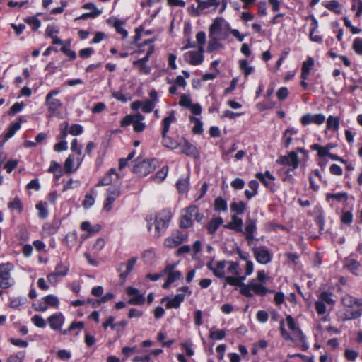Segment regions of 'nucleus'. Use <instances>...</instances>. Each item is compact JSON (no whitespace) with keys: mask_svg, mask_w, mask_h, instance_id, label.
<instances>
[{"mask_svg":"<svg viewBox=\"0 0 362 362\" xmlns=\"http://www.w3.org/2000/svg\"><path fill=\"white\" fill-rule=\"evenodd\" d=\"M172 214L168 209H163L156 214L154 217L147 218L148 230H151L153 224L155 225V235L160 236L168 226Z\"/></svg>","mask_w":362,"mask_h":362,"instance_id":"f257e3e1","label":"nucleus"},{"mask_svg":"<svg viewBox=\"0 0 362 362\" xmlns=\"http://www.w3.org/2000/svg\"><path fill=\"white\" fill-rule=\"evenodd\" d=\"M176 120L175 112L172 110L169 115L165 117L162 121V143L164 146L170 149H175L179 146V144L173 140L171 137L167 135L169 131L170 124Z\"/></svg>","mask_w":362,"mask_h":362,"instance_id":"f03ea898","label":"nucleus"},{"mask_svg":"<svg viewBox=\"0 0 362 362\" xmlns=\"http://www.w3.org/2000/svg\"><path fill=\"white\" fill-rule=\"evenodd\" d=\"M193 218L200 222L204 218L203 214L199 212L196 206L192 205L182 210L180 226L182 228H187L192 226Z\"/></svg>","mask_w":362,"mask_h":362,"instance_id":"7ed1b4c3","label":"nucleus"},{"mask_svg":"<svg viewBox=\"0 0 362 362\" xmlns=\"http://www.w3.org/2000/svg\"><path fill=\"white\" fill-rule=\"evenodd\" d=\"M229 29L228 23L222 18H216L209 29V36H216L221 39H226Z\"/></svg>","mask_w":362,"mask_h":362,"instance_id":"20e7f679","label":"nucleus"},{"mask_svg":"<svg viewBox=\"0 0 362 362\" xmlns=\"http://www.w3.org/2000/svg\"><path fill=\"white\" fill-rule=\"evenodd\" d=\"M144 119V117L140 113L128 115L121 121V126L124 127L132 124L134 130L136 132H141L146 128V124L142 122Z\"/></svg>","mask_w":362,"mask_h":362,"instance_id":"39448f33","label":"nucleus"},{"mask_svg":"<svg viewBox=\"0 0 362 362\" xmlns=\"http://www.w3.org/2000/svg\"><path fill=\"white\" fill-rule=\"evenodd\" d=\"M61 93V90L58 88H55L49 91L45 98V105L47 106L48 111L52 113V115L59 112L60 108L62 107V103L54 96L57 95Z\"/></svg>","mask_w":362,"mask_h":362,"instance_id":"423d86ee","label":"nucleus"},{"mask_svg":"<svg viewBox=\"0 0 362 362\" xmlns=\"http://www.w3.org/2000/svg\"><path fill=\"white\" fill-rule=\"evenodd\" d=\"M252 252L256 261L261 264H267L272 259V252L265 246L254 247Z\"/></svg>","mask_w":362,"mask_h":362,"instance_id":"0eeeda50","label":"nucleus"},{"mask_svg":"<svg viewBox=\"0 0 362 362\" xmlns=\"http://www.w3.org/2000/svg\"><path fill=\"white\" fill-rule=\"evenodd\" d=\"M107 185H122L121 177L115 168H110L105 174V175L99 181L96 186L99 187Z\"/></svg>","mask_w":362,"mask_h":362,"instance_id":"6e6552de","label":"nucleus"},{"mask_svg":"<svg viewBox=\"0 0 362 362\" xmlns=\"http://www.w3.org/2000/svg\"><path fill=\"white\" fill-rule=\"evenodd\" d=\"M120 189L121 186H110L107 189L106 197L103 205L104 211H111L112 204L121 194Z\"/></svg>","mask_w":362,"mask_h":362,"instance_id":"1a4fd4ad","label":"nucleus"},{"mask_svg":"<svg viewBox=\"0 0 362 362\" xmlns=\"http://www.w3.org/2000/svg\"><path fill=\"white\" fill-rule=\"evenodd\" d=\"M283 165L288 166L290 170H293L299 165V158L294 151H291L287 156H281L276 161Z\"/></svg>","mask_w":362,"mask_h":362,"instance_id":"9d476101","label":"nucleus"},{"mask_svg":"<svg viewBox=\"0 0 362 362\" xmlns=\"http://www.w3.org/2000/svg\"><path fill=\"white\" fill-rule=\"evenodd\" d=\"M204 49L203 47L199 46V49L192 50L187 52L184 54V59L185 60L193 66H197L201 64L204 61Z\"/></svg>","mask_w":362,"mask_h":362,"instance_id":"9b49d317","label":"nucleus"},{"mask_svg":"<svg viewBox=\"0 0 362 362\" xmlns=\"http://www.w3.org/2000/svg\"><path fill=\"white\" fill-rule=\"evenodd\" d=\"M226 264L227 261L214 262V260H211L206 264V267L216 277L224 278L226 276L225 268Z\"/></svg>","mask_w":362,"mask_h":362,"instance_id":"f8f14e48","label":"nucleus"},{"mask_svg":"<svg viewBox=\"0 0 362 362\" xmlns=\"http://www.w3.org/2000/svg\"><path fill=\"white\" fill-rule=\"evenodd\" d=\"M12 265L10 263L0 264V279L2 281V287L4 288L11 286L10 282Z\"/></svg>","mask_w":362,"mask_h":362,"instance_id":"ddd939ff","label":"nucleus"},{"mask_svg":"<svg viewBox=\"0 0 362 362\" xmlns=\"http://www.w3.org/2000/svg\"><path fill=\"white\" fill-rule=\"evenodd\" d=\"M325 119H326L325 116L322 113L315 114V115H312V114L308 113V114L304 115L301 117L300 122H301L302 124L304 126H306V125H308L310 124L320 125L325 122Z\"/></svg>","mask_w":362,"mask_h":362,"instance_id":"4468645a","label":"nucleus"},{"mask_svg":"<svg viewBox=\"0 0 362 362\" xmlns=\"http://www.w3.org/2000/svg\"><path fill=\"white\" fill-rule=\"evenodd\" d=\"M127 293L131 298L128 300V303L130 305H142L145 302V298L143 294L139 293L137 288L129 286L127 288Z\"/></svg>","mask_w":362,"mask_h":362,"instance_id":"2eb2a0df","label":"nucleus"},{"mask_svg":"<svg viewBox=\"0 0 362 362\" xmlns=\"http://www.w3.org/2000/svg\"><path fill=\"white\" fill-rule=\"evenodd\" d=\"M198 4V8L202 13L216 11L220 5V0H195Z\"/></svg>","mask_w":362,"mask_h":362,"instance_id":"dca6fc26","label":"nucleus"},{"mask_svg":"<svg viewBox=\"0 0 362 362\" xmlns=\"http://www.w3.org/2000/svg\"><path fill=\"white\" fill-rule=\"evenodd\" d=\"M47 322L53 330H62V327L65 322V317L62 313H57L50 315Z\"/></svg>","mask_w":362,"mask_h":362,"instance_id":"f3484780","label":"nucleus"},{"mask_svg":"<svg viewBox=\"0 0 362 362\" xmlns=\"http://www.w3.org/2000/svg\"><path fill=\"white\" fill-rule=\"evenodd\" d=\"M185 294L184 293H177L173 298H170L168 296L164 297L162 299V302H165V306L168 309L172 308H180L181 303L185 300Z\"/></svg>","mask_w":362,"mask_h":362,"instance_id":"a211bd4d","label":"nucleus"},{"mask_svg":"<svg viewBox=\"0 0 362 362\" xmlns=\"http://www.w3.org/2000/svg\"><path fill=\"white\" fill-rule=\"evenodd\" d=\"M153 170V167L148 160L139 162L133 168V172L140 176H146Z\"/></svg>","mask_w":362,"mask_h":362,"instance_id":"6ab92c4d","label":"nucleus"},{"mask_svg":"<svg viewBox=\"0 0 362 362\" xmlns=\"http://www.w3.org/2000/svg\"><path fill=\"white\" fill-rule=\"evenodd\" d=\"M286 321L289 329L293 332L294 338L300 341H304L305 337L300 329L296 325L294 319L290 315H288L286 317Z\"/></svg>","mask_w":362,"mask_h":362,"instance_id":"aec40b11","label":"nucleus"},{"mask_svg":"<svg viewBox=\"0 0 362 362\" xmlns=\"http://www.w3.org/2000/svg\"><path fill=\"white\" fill-rule=\"evenodd\" d=\"M183 143L181 145V153L186 154L187 156L197 158L199 156V151L196 146L192 144L189 143L185 139H182Z\"/></svg>","mask_w":362,"mask_h":362,"instance_id":"412c9836","label":"nucleus"},{"mask_svg":"<svg viewBox=\"0 0 362 362\" xmlns=\"http://www.w3.org/2000/svg\"><path fill=\"white\" fill-rule=\"evenodd\" d=\"M83 160V156L76 158V165H74V158L70 155L66 159L64 163V169L66 173H71L75 172L81 165Z\"/></svg>","mask_w":362,"mask_h":362,"instance_id":"4be33fe9","label":"nucleus"},{"mask_svg":"<svg viewBox=\"0 0 362 362\" xmlns=\"http://www.w3.org/2000/svg\"><path fill=\"white\" fill-rule=\"evenodd\" d=\"M185 239L186 238L184 235L177 232L175 235L166 238L164 244L168 247L173 248L180 245Z\"/></svg>","mask_w":362,"mask_h":362,"instance_id":"5701e85b","label":"nucleus"},{"mask_svg":"<svg viewBox=\"0 0 362 362\" xmlns=\"http://www.w3.org/2000/svg\"><path fill=\"white\" fill-rule=\"evenodd\" d=\"M137 261V257H132L128 261L127 264L121 263L119 266V271L122 272V270L125 268V271L122 272L119 274L120 278L125 279L127 276L131 273Z\"/></svg>","mask_w":362,"mask_h":362,"instance_id":"b1692460","label":"nucleus"},{"mask_svg":"<svg viewBox=\"0 0 362 362\" xmlns=\"http://www.w3.org/2000/svg\"><path fill=\"white\" fill-rule=\"evenodd\" d=\"M346 267L347 269L355 275L362 274V266L356 259L348 257L346 259Z\"/></svg>","mask_w":362,"mask_h":362,"instance_id":"393cba45","label":"nucleus"},{"mask_svg":"<svg viewBox=\"0 0 362 362\" xmlns=\"http://www.w3.org/2000/svg\"><path fill=\"white\" fill-rule=\"evenodd\" d=\"M257 230L255 221L249 218L246 221V227L245 229V234L246 239L248 240V244L250 245L254 240V233Z\"/></svg>","mask_w":362,"mask_h":362,"instance_id":"a878e982","label":"nucleus"},{"mask_svg":"<svg viewBox=\"0 0 362 362\" xmlns=\"http://www.w3.org/2000/svg\"><path fill=\"white\" fill-rule=\"evenodd\" d=\"M341 301L344 306L349 308H353L355 305L357 307L362 306V299H357L349 294L344 295Z\"/></svg>","mask_w":362,"mask_h":362,"instance_id":"bb28decb","label":"nucleus"},{"mask_svg":"<svg viewBox=\"0 0 362 362\" xmlns=\"http://www.w3.org/2000/svg\"><path fill=\"white\" fill-rule=\"evenodd\" d=\"M298 131L294 128H289L285 130L282 136V143L286 148H288L293 141L294 136L297 135Z\"/></svg>","mask_w":362,"mask_h":362,"instance_id":"cd10ccee","label":"nucleus"},{"mask_svg":"<svg viewBox=\"0 0 362 362\" xmlns=\"http://www.w3.org/2000/svg\"><path fill=\"white\" fill-rule=\"evenodd\" d=\"M314 66V59L311 57H308L307 60L304 61L302 64L301 78L306 80Z\"/></svg>","mask_w":362,"mask_h":362,"instance_id":"c85d7f7f","label":"nucleus"},{"mask_svg":"<svg viewBox=\"0 0 362 362\" xmlns=\"http://www.w3.org/2000/svg\"><path fill=\"white\" fill-rule=\"evenodd\" d=\"M209 41L208 44L207 51L209 52H211L215 50H218L222 48V45L219 42L220 40H223V39H221L216 36H209Z\"/></svg>","mask_w":362,"mask_h":362,"instance_id":"c756f323","label":"nucleus"},{"mask_svg":"<svg viewBox=\"0 0 362 362\" xmlns=\"http://www.w3.org/2000/svg\"><path fill=\"white\" fill-rule=\"evenodd\" d=\"M248 187L250 189L245 191V194L247 199H250L257 194L259 183L257 180H251L248 183Z\"/></svg>","mask_w":362,"mask_h":362,"instance_id":"7c9ffc66","label":"nucleus"},{"mask_svg":"<svg viewBox=\"0 0 362 362\" xmlns=\"http://www.w3.org/2000/svg\"><path fill=\"white\" fill-rule=\"evenodd\" d=\"M223 223L221 217L213 218L207 225V230L210 234L216 233L219 226Z\"/></svg>","mask_w":362,"mask_h":362,"instance_id":"2f4dec72","label":"nucleus"},{"mask_svg":"<svg viewBox=\"0 0 362 362\" xmlns=\"http://www.w3.org/2000/svg\"><path fill=\"white\" fill-rule=\"evenodd\" d=\"M243 220L236 216H233L231 221L228 223V228L234 230L236 232L243 231Z\"/></svg>","mask_w":362,"mask_h":362,"instance_id":"473e14b6","label":"nucleus"},{"mask_svg":"<svg viewBox=\"0 0 362 362\" xmlns=\"http://www.w3.org/2000/svg\"><path fill=\"white\" fill-rule=\"evenodd\" d=\"M189 175H187L185 177H181L177 182V188L180 193H185L189 189Z\"/></svg>","mask_w":362,"mask_h":362,"instance_id":"72a5a7b5","label":"nucleus"},{"mask_svg":"<svg viewBox=\"0 0 362 362\" xmlns=\"http://www.w3.org/2000/svg\"><path fill=\"white\" fill-rule=\"evenodd\" d=\"M21 127V118H19L18 122L11 123L9 127L7 128L6 132L5 134L6 139L11 138L16 132L20 129Z\"/></svg>","mask_w":362,"mask_h":362,"instance_id":"f704fd0d","label":"nucleus"},{"mask_svg":"<svg viewBox=\"0 0 362 362\" xmlns=\"http://www.w3.org/2000/svg\"><path fill=\"white\" fill-rule=\"evenodd\" d=\"M255 177L261 181V182L268 189H269L271 191H274L275 188V180H270V179H266V177H264L262 173H257L255 174Z\"/></svg>","mask_w":362,"mask_h":362,"instance_id":"c9c22d12","label":"nucleus"},{"mask_svg":"<svg viewBox=\"0 0 362 362\" xmlns=\"http://www.w3.org/2000/svg\"><path fill=\"white\" fill-rule=\"evenodd\" d=\"M78 233L76 231H72L66 234L64 238V243L70 248L74 247L76 244Z\"/></svg>","mask_w":362,"mask_h":362,"instance_id":"e433bc0d","label":"nucleus"},{"mask_svg":"<svg viewBox=\"0 0 362 362\" xmlns=\"http://www.w3.org/2000/svg\"><path fill=\"white\" fill-rule=\"evenodd\" d=\"M339 117L330 115L327 118V128L333 131H338L339 129Z\"/></svg>","mask_w":362,"mask_h":362,"instance_id":"4c0bfd02","label":"nucleus"},{"mask_svg":"<svg viewBox=\"0 0 362 362\" xmlns=\"http://www.w3.org/2000/svg\"><path fill=\"white\" fill-rule=\"evenodd\" d=\"M168 173V167L167 165L163 166L156 174L153 177L154 182L157 183L162 182L166 177Z\"/></svg>","mask_w":362,"mask_h":362,"instance_id":"58836bf2","label":"nucleus"},{"mask_svg":"<svg viewBox=\"0 0 362 362\" xmlns=\"http://www.w3.org/2000/svg\"><path fill=\"white\" fill-rule=\"evenodd\" d=\"M224 279L229 285L241 286L243 282L245 280V276H225Z\"/></svg>","mask_w":362,"mask_h":362,"instance_id":"ea45409f","label":"nucleus"},{"mask_svg":"<svg viewBox=\"0 0 362 362\" xmlns=\"http://www.w3.org/2000/svg\"><path fill=\"white\" fill-rule=\"evenodd\" d=\"M214 209L216 211H226L228 209L226 201L220 197L216 198L214 201Z\"/></svg>","mask_w":362,"mask_h":362,"instance_id":"a19ab883","label":"nucleus"},{"mask_svg":"<svg viewBox=\"0 0 362 362\" xmlns=\"http://www.w3.org/2000/svg\"><path fill=\"white\" fill-rule=\"evenodd\" d=\"M246 209V204L243 201L239 202H233L230 204V210L237 214H242Z\"/></svg>","mask_w":362,"mask_h":362,"instance_id":"79ce46f5","label":"nucleus"},{"mask_svg":"<svg viewBox=\"0 0 362 362\" xmlns=\"http://www.w3.org/2000/svg\"><path fill=\"white\" fill-rule=\"evenodd\" d=\"M239 66L245 77H247L254 71V67L250 66L247 61L245 59L239 61Z\"/></svg>","mask_w":362,"mask_h":362,"instance_id":"37998d69","label":"nucleus"},{"mask_svg":"<svg viewBox=\"0 0 362 362\" xmlns=\"http://www.w3.org/2000/svg\"><path fill=\"white\" fill-rule=\"evenodd\" d=\"M362 315V309H356L354 310H346L344 313L343 320L347 321L353 319H356Z\"/></svg>","mask_w":362,"mask_h":362,"instance_id":"c03bdc74","label":"nucleus"},{"mask_svg":"<svg viewBox=\"0 0 362 362\" xmlns=\"http://www.w3.org/2000/svg\"><path fill=\"white\" fill-rule=\"evenodd\" d=\"M8 206L11 210H16L18 213L23 211V204L18 197H16L13 200L10 201Z\"/></svg>","mask_w":362,"mask_h":362,"instance_id":"a18cd8bd","label":"nucleus"},{"mask_svg":"<svg viewBox=\"0 0 362 362\" xmlns=\"http://www.w3.org/2000/svg\"><path fill=\"white\" fill-rule=\"evenodd\" d=\"M250 285L252 286V291L257 295L264 296L267 292L268 289L262 286V284H258L254 281V280L251 281Z\"/></svg>","mask_w":362,"mask_h":362,"instance_id":"49530a36","label":"nucleus"},{"mask_svg":"<svg viewBox=\"0 0 362 362\" xmlns=\"http://www.w3.org/2000/svg\"><path fill=\"white\" fill-rule=\"evenodd\" d=\"M36 209L38 211V216L40 218H45L48 216V211L47 209V203L39 202L35 206Z\"/></svg>","mask_w":362,"mask_h":362,"instance_id":"de8ad7c7","label":"nucleus"},{"mask_svg":"<svg viewBox=\"0 0 362 362\" xmlns=\"http://www.w3.org/2000/svg\"><path fill=\"white\" fill-rule=\"evenodd\" d=\"M43 300L45 302L47 307L51 306L54 308H57L59 304V300L58 298L52 294L44 297Z\"/></svg>","mask_w":362,"mask_h":362,"instance_id":"09e8293b","label":"nucleus"},{"mask_svg":"<svg viewBox=\"0 0 362 362\" xmlns=\"http://www.w3.org/2000/svg\"><path fill=\"white\" fill-rule=\"evenodd\" d=\"M189 119L192 122L194 123V125L192 129L193 133L196 134H202L203 132V128L202 123L200 121V119L193 116H191Z\"/></svg>","mask_w":362,"mask_h":362,"instance_id":"8fccbe9b","label":"nucleus"},{"mask_svg":"<svg viewBox=\"0 0 362 362\" xmlns=\"http://www.w3.org/2000/svg\"><path fill=\"white\" fill-rule=\"evenodd\" d=\"M347 198L348 195L346 192H339L335 194L328 193L326 194V199L327 201L334 199L338 202H341L342 200H346Z\"/></svg>","mask_w":362,"mask_h":362,"instance_id":"3c124183","label":"nucleus"},{"mask_svg":"<svg viewBox=\"0 0 362 362\" xmlns=\"http://www.w3.org/2000/svg\"><path fill=\"white\" fill-rule=\"evenodd\" d=\"M325 7L327 8H328L329 10L335 12L336 13H338V14L341 13V4L337 1L332 0V1H329L325 5Z\"/></svg>","mask_w":362,"mask_h":362,"instance_id":"603ef678","label":"nucleus"},{"mask_svg":"<svg viewBox=\"0 0 362 362\" xmlns=\"http://www.w3.org/2000/svg\"><path fill=\"white\" fill-rule=\"evenodd\" d=\"M84 327V323L83 322H73L67 329L61 330V334H68L74 329H82Z\"/></svg>","mask_w":362,"mask_h":362,"instance_id":"864d4df0","label":"nucleus"},{"mask_svg":"<svg viewBox=\"0 0 362 362\" xmlns=\"http://www.w3.org/2000/svg\"><path fill=\"white\" fill-rule=\"evenodd\" d=\"M332 296V293L323 291L320 293L319 300H322L324 303L333 305L335 301L333 300Z\"/></svg>","mask_w":362,"mask_h":362,"instance_id":"5fc2aeb1","label":"nucleus"},{"mask_svg":"<svg viewBox=\"0 0 362 362\" xmlns=\"http://www.w3.org/2000/svg\"><path fill=\"white\" fill-rule=\"evenodd\" d=\"M69 272V266L66 264L60 262L57 264L55 267L54 272L56 274H57L59 276H64L67 274Z\"/></svg>","mask_w":362,"mask_h":362,"instance_id":"6e6d98bb","label":"nucleus"},{"mask_svg":"<svg viewBox=\"0 0 362 362\" xmlns=\"http://www.w3.org/2000/svg\"><path fill=\"white\" fill-rule=\"evenodd\" d=\"M25 22L32 27L33 30H37L41 26L40 21L36 17H28Z\"/></svg>","mask_w":362,"mask_h":362,"instance_id":"4d7b16f0","label":"nucleus"},{"mask_svg":"<svg viewBox=\"0 0 362 362\" xmlns=\"http://www.w3.org/2000/svg\"><path fill=\"white\" fill-rule=\"evenodd\" d=\"M228 272L234 276L239 275V263L237 262H227Z\"/></svg>","mask_w":362,"mask_h":362,"instance_id":"13d9d810","label":"nucleus"},{"mask_svg":"<svg viewBox=\"0 0 362 362\" xmlns=\"http://www.w3.org/2000/svg\"><path fill=\"white\" fill-rule=\"evenodd\" d=\"M81 228L82 230L88 231L90 233H96L100 230L98 225L92 227L89 221H83L81 224Z\"/></svg>","mask_w":362,"mask_h":362,"instance_id":"bf43d9fd","label":"nucleus"},{"mask_svg":"<svg viewBox=\"0 0 362 362\" xmlns=\"http://www.w3.org/2000/svg\"><path fill=\"white\" fill-rule=\"evenodd\" d=\"M226 337V332L223 329L210 330L209 337L214 340H221Z\"/></svg>","mask_w":362,"mask_h":362,"instance_id":"052dcab7","label":"nucleus"},{"mask_svg":"<svg viewBox=\"0 0 362 362\" xmlns=\"http://www.w3.org/2000/svg\"><path fill=\"white\" fill-rule=\"evenodd\" d=\"M352 48L356 54L362 56V38H356L354 40Z\"/></svg>","mask_w":362,"mask_h":362,"instance_id":"680f3d73","label":"nucleus"},{"mask_svg":"<svg viewBox=\"0 0 362 362\" xmlns=\"http://www.w3.org/2000/svg\"><path fill=\"white\" fill-rule=\"evenodd\" d=\"M252 288L250 285V283L249 282L247 284H243L241 285V288L240 290V292L241 294H243L245 296L247 297H252Z\"/></svg>","mask_w":362,"mask_h":362,"instance_id":"e2e57ef3","label":"nucleus"},{"mask_svg":"<svg viewBox=\"0 0 362 362\" xmlns=\"http://www.w3.org/2000/svg\"><path fill=\"white\" fill-rule=\"evenodd\" d=\"M83 129L81 124H75L70 127L69 133L73 136H78L83 133Z\"/></svg>","mask_w":362,"mask_h":362,"instance_id":"0e129e2a","label":"nucleus"},{"mask_svg":"<svg viewBox=\"0 0 362 362\" xmlns=\"http://www.w3.org/2000/svg\"><path fill=\"white\" fill-rule=\"evenodd\" d=\"M180 105L189 108L192 106V100L189 98V95L186 94H182L180 96V100L179 102Z\"/></svg>","mask_w":362,"mask_h":362,"instance_id":"69168bd1","label":"nucleus"},{"mask_svg":"<svg viewBox=\"0 0 362 362\" xmlns=\"http://www.w3.org/2000/svg\"><path fill=\"white\" fill-rule=\"evenodd\" d=\"M345 358L349 361H354L358 356L356 351L352 349H346L344 352Z\"/></svg>","mask_w":362,"mask_h":362,"instance_id":"338daca9","label":"nucleus"},{"mask_svg":"<svg viewBox=\"0 0 362 362\" xmlns=\"http://www.w3.org/2000/svg\"><path fill=\"white\" fill-rule=\"evenodd\" d=\"M31 320L34 323V325L37 327L43 328L46 325L45 320L40 315H34L31 318Z\"/></svg>","mask_w":362,"mask_h":362,"instance_id":"774afa93","label":"nucleus"}]
</instances>
